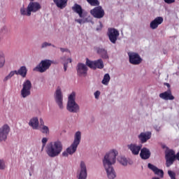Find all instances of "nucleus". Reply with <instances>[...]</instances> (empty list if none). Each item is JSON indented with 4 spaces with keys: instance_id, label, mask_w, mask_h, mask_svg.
<instances>
[{
    "instance_id": "6",
    "label": "nucleus",
    "mask_w": 179,
    "mask_h": 179,
    "mask_svg": "<svg viewBox=\"0 0 179 179\" xmlns=\"http://www.w3.org/2000/svg\"><path fill=\"white\" fill-rule=\"evenodd\" d=\"M52 64V61L50 59H44L42 60L39 64L34 69V71L36 72H40L41 73H44V72H47L50 67Z\"/></svg>"
},
{
    "instance_id": "16",
    "label": "nucleus",
    "mask_w": 179,
    "mask_h": 179,
    "mask_svg": "<svg viewBox=\"0 0 179 179\" xmlns=\"http://www.w3.org/2000/svg\"><path fill=\"white\" fill-rule=\"evenodd\" d=\"M127 148L131 152L132 155L138 156L139 152H141V149H142V145H138L136 143H130L127 145Z\"/></svg>"
},
{
    "instance_id": "18",
    "label": "nucleus",
    "mask_w": 179,
    "mask_h": 179,
    "mask_svg": "<svg viewBox=\"0 0 179 179\" xmlns=\"http://www.w3.org/2000/svg\"><path fill=\"white\" fill-rule=\"evenodd\" d=\"M87 73V66L85 64L79 63L77 65V74L78 76H86Z\"/></svg>"
},
{
    "instance_id": "47",
    "label": "nucleus",
    "mask_w": 179,
    "mask_h": 179,
    "mask_svg": "<svg viewBox=\"0 0 179 179\" xmlns=\"http://www.w3.org/2000/svg\"><path fill=\"white\" fill-rule=\"evenodd\" d=\"M165 86L168 87L169 89V87H170V84H169V83H165Z\"/></svg>"
},
{
    "instance_id": "42",
    "label": "nucleus",
    "mask_w": 179,
    "mask_h": 179,
    "mask_svg": "<svg viewBox=\"0 0 179 179\" xmlns=\"http://www.w3.org/2000/svg\"><path fill=\"white\" fill-rule=\"evenodd\" d=\"M60 51L62 52H68V54H71V51H69V50H68L67 48H60Z\"/></svg>"
},
{
    "instance_id": "34",
    "label": "nucleus",
    "mask_w": 179,
    "mask_h": 179,
    "mask_svg": "<svg viewBox=\"0 0 179 179\" xmlns=\"http://www.w3.org/2000/svg\"><path fill=\"white\" fill-rule=\"evenodd\" d=\"M110 79H111V78L110 77V74H105L101 81L102 85H105V86H107L110 82Z\"/></svg>"
},
{
    "instance_id": "46",
    "label": "nucleus",
    "mask_w": 179,
    "mask_h": 179,
    "mask_svg": "<svg viewBox=\"0 0 179 179\" xmlns=\"http://www.w3.org/2000/svg\"><path fill=\"white\" fill-rule=\"evenodd\" d=\"M41 125L43 124L44 125V121H43V119H40Z\"/></svg>"
},
{
    "instance_id": "14",
    "label": "nucleus",
    "mask_w": 179,
    "mask_h": 179,
    "mask_svg": "<svg viewBox=\"0 0 179 179\" xmlns=\"http://www.w3.org/2000/svg\"><path fill=\"white\" fill-rule=\"evenodd\" d=\"M87 177V169L85 162H80V171H78V179H86Z\"/></svg>"
},
{
    "instance_id": "30",
    "label": "nucleus",
    "mask_w": 179,
    "mask_h": 179,
    "mask_svg": "<svg viewBox=\"0 0 179 179\" xmlns=\"http://www.w3.org/2000/svg\"><path fill=\"white\" fill-rule=\"evenodd\" d=\"M20 13L22 16H31V13H30V10H29L28 6L27 8H24V6L21 7Z\"/></svg>"
},
{
    "instance_id": "21",
    "label": "nucleus",
    "mask_w": 179,
    "mask_h": 179,
    "mask_svg": "<svg viewBox=\"0 0 179 179\" xmlns=\"http://www.w3.org/2000/svg\"><path fill=\"white\" fill-rule=\"evenodd\" d=\"M164 19L162 17H157L150 23V27L152 30H156L162 23H163Z\"/></svg>"
},
{
    "instance_id": "31",
    "label": "nucleus",
    "mask_w": 179,
    "mask_h": 179,
    "mask_svg": "<svg viewBox=\"0 0 179 179\" xmlns=\"http://www.w3.org/2000/svg\"><path fill=\"white\" fill-rule=\"evenodd\" d=\"M39 129L42 134H45V135L50 134V128H48V126L43 124V123H41V125L39 127Z\"/></svg>"
},
{
    "instance_id": "48",
    "label": "nucleus",
    "mask_w": 179,
    "mask_h": 179,
    "mask_svg": "<svg viewBox=\"0 0 179 179\" xmlns=\"http://www.w3.org/2000/svg\"><path fill=\"white\" fill-rule=\"evenodd\" d=\"M157 131H160V127H159L158 129H157Z\"/></svg>"
},
{
    "instance_id": "12",
    "label": "nucleus",
    "mask_w": 179,
    "mask_h": 179,
    "mask_svg": "<svg viewBox=\"0 0 179 179\" xmlns=\"http://www.w3.org/2000/svg\"><path fill=\"white\" fill-rule=\"evenodd\" d=\"M108 36L109 37L110 41L113 44H115L117 43V40L120 36V32L118 30L114 29V28H109L108 31Z\"/></svg>"
},
{
    "instance_id": "27",
    "label": "nucleus",
    "mask_w": 179,
    "mask_h": 179,
    "mask_svg": "<svg viewBox=\"0 0 179 179\" xmlns=\"http://www.w3.org/2000/svg\"><path fill=\"white\" fill-rule=\"evenodd\" d=\"M16 75H20L22 78H26V75H27V69L26 66H21L18 71H16Z\"/></svg>"
},
{
    "instance_id": "7",
    "label": "nucleus",
    "mask_w": 179,
    "mask_h": 179,
    "mask_svg": "<svg viewBox=\"0 0 179 179\" xmlns=\"http://www.w3.org/2000/svg\"><path fill=\"white\" fill-rule=\"evenodd\" d=\"M30 94H31V82L29 80H27L22 84L20 96L22 99H26Z\"/></svg>"
},
{
    "instance_id": "24",
    "label": "nucleus",
    "mask_w": 179,
    "mask_h": 179,
    "mask_svg": "<svg viewBox=\"0 0 179 179\" xmlns=\"http://www.w3.org/2000/svg\"><path fill=\"white\" fill-rule=\"evenodd\" d=\"M150 150L146 148H143L141 150L140 156L143 160H148L150 157Z\"/></svg>"
},
{
    "instance_id": "23",
    "label": "nucleus",
    "mask_w": 179,
    "mask_h": 179,
    "mask_svg": "<svg viewBox=\"0 0 179 179\" xmlns=\"http://www.w3.org/2000/svg\"><path fill=\"white\" fill-rule=\"evenodd\" d=\"M72 10L76 13H78L80 17H85V15H86V13L83 12V8H82V6L79 4H75L72 7Z\"/></svg>"
},
{
    "instance_id": "26",
    "label": "nucleus",
    "mask_w": 179,
    "mask_h": 179,
    "mask_svg": "<svg viewBox=\"0 0 179 179\" xmlns=\"http://www.w3.org/2000/svg\"><path fill=\"white\" fill-rule=\"evenodd\" d=\"M61 59L63 61L64 71V72H66V70L68 69V63L69 62L71 64V62H72V59L63 56L61 57Z\"/></svg>"
},
{
    "instance_id": "40",
    "label": "nucleus",
    "mask_w": 179,
    "mask_h": 179,
    "mask_svg": "<svg viewBox=\"0 0 179 179\" xmlns=\"http://www.w3.org/2000/svg\"><path fill=\"white\" fill-rule=\"evenodd\" d=\"M168 174L171 179H176V173L173 172V171H168Z\"/></svg>"
},
{
    "instance_id": "4",
    "label": "nucleus",
    "mask_w": 179,
    "mask_h": 179,
    "mask_svg": "<svg viewBox=\"0 0 179 179\" xmlns=\"http://www.w3.org/2000/svg\"><path fill=\"white\" fill-rule=\"evenodd\" d=\"M76 93L72 92L68 96L66 110L69 113H78L80 111V106L76 103Z\"/></svg>"
},
{
    "instance_id": "28",
    "label": "nucleus",
    "mask_w": 179,
    "mask_h": 179,
    "mask_svg": "<svg viewBox=\"0 0 179 179\" xmlns=\"http://www.w3.org/2000/svg\"><path fill=\"white\" fill-rule=\"evenodd\" d=\"M75 22L77 23H79V24H84V23H92V24H94V22H93L92 20H89V17L85 18V17H81V19H76L75 20Z\"/></svg>"
},
{
    "instance_id": "25",
    "label": "nucleus",
    "mask_w": 179,
    "mask_h": 179,
    "mask_svg": "<svg viewBox=\"0 0 179 179\" xmlns=\"http://www.w3.org/2000/svg\"><path fill=\"white\" fill-rule=\"evenodd\" d=\"M53 2L55 3L57 8H59L60 9H64V8L66 6L68 0H53Z\"/></svg>"
},
{
    "instance_id": "11",
    "label": "nucleus",
    "mask_w": 179,
    "mask_h": 179,
    "mask_svg": "<svg viewBox=\"0 0 179 179\" xmlns=\"http://www.w3.org/2000/svg\"><path fill=\"white\" fill-rule=\"evenodd\" d=\"M10 132V127L8 124H4L0 127V142H3L8 139V135Z\"/></svg>"
},
{
    "instance_id": "1",
    "label": "nucleus",
    "mask_w": 179,
    "mask_h": 179,
    "mask_svg": "<svg viewBox=\"0 0 179 179\" xmlns=\"http://www.w3.org/2000/svg\"><path fill=\"white\" fill-rule=\"evenodd\" d=\"M117 156H118V150L112 149L106 152L102 159L103 166L108 179L117 178V172L113 166L117 162Z\"/></svg>"
},
{
    "instance_id": "2",
    "label": "nucleus",
    "mask_w": 179,
    "mask_h": 179,
    "mask_svg": "<svg viewBox=\"0 0 179 179\" xmlns=\"http://www.w3.org/2000/svg\"><path fill=\"white\" fill-rule=\"evenodd\" d=\"M62 150H64V144L59 140L48 143L45 148L46 155L52 158L58 157V155L62 153Z\"/></svg>"
},
{
    "instance_id": "13",
    "label": "nucleus",
    "mask_w": 179,
    "mask_h": 179,
    "mask_svg": "<svg viewBox=\"0 0 179 179\" xmlns=\"http://www.w3.org/2000/svg\"><path fill=\"white\" fill-rule=\"evenodd\" d=\"M91 15L95 17L96 19H101L104 17V10L100 6L94 8L92 10H90Z\"/></svg>"
},
{
    "instance_id": "8",
    "label": "nucleus",
    "mask_w": 179,
    "mask_h": 179,
    "mask_svg": "<svg viewBox=\"0 0 179 179\" xmlns=\"http://www.w3.org/2000/svg\"><path fill=\"white\" fill-rule=\"evenodd\" d=\"M86 65L89 66V68H91V69H103V68H104V62L101 59L95 61L86 59Z\"/></svg>"
},
{
    "instance_id": "10",
    "label": "nucleus",
    "mask_w": 179,
    "mask_h": 179,
    "mask_svg": "<svg viewBox=\"0 0 179 179\" xmlns=\"http://www.w3.org/2000/svg\"><path fill=\"white\" fill-rule=\"evenodd\" d=\"M127 54L129 56V61L132 65H139V64L142 62V58H141V56L137 52H129Z\"/></svg>"
},
{
    "instance_id": "19",
    "label": "nucleus",
    "mask_w": 179,
    "mask_h": 179,
    "mask_svg": "<svg viewBox=\"0 0 179 179\" xmlns=\"http://www.w3.org/2000/svg\"><path fill=\"white\" fill-rule=\"evenodd\" d=\"M148 169H150V170H152V171H153V173H155L156 176H158V177H159L160 178H163L164 176V172L163 171V170L159 169L156 166L150 163L148 164Z\"/></svg>"
},
{
    "instance_id": "41",
    "label": "nucleus",
    "mask_w": 179,
    "mask_h": 179,
    "mask_svg": "<svg viewBox=\"0 0 179 179\" xmlns=\"http://www.w3.org/2000/svg\"><path fill=\"white\" fill-rule=\"evenodd\" d=\"M47 142H48V138L45 137L42 138L43 148L45 146V143H47Z\"/></svg>"
},
{
    "instance_id": "45",
    "label": "nucleus",
    "mask_w": 179,
    "mask_h": 179,
    "mask_svg": "<svg viewBox=\"0 0 179 179\" xmlns=\"http://www.w3.org/2000/svg\"><path fill=\"white\" fill-rule=\"evenodd\" d=\"M176 160H178V162H179V152L176 155H175V160H176Z\"/></svg>"
},
{
    "instance_id": "33",
    "label": "nucleus",
    "mask_w": 179,
    "mask_h": 179,
    "mask_svg": "<svg viewBox=\"0 0 179 179\" xmlns=\"http://www.w3.org/2000/svg\"><path fill=\"white\" fill-rule=\"evenodd\" d=\"M5 52L3 50H0V68L5 66Z\"/></svg>"
},
{
    "instance_id": "38",
    "label": "nucleus",
    "mask_w": 179,
    "mask_h": 179,
    "mask_svg": "<svg viewBox=\"0 0 179 179\" xmlns=\"http://www.w3.org/2000/svg\"><path fill=\"white\" fill-rule=\"evenodd\" d=\"M6 169V164L5 163V160L0 159V170H5Z\"/></svg>"
},
{
    "instance_id": "32",
    "label": "nucleus",
    "mask_w": 179,
    "mask_h": 179,
    "mask_svg": "<svg viewBox=\"0 0 179 179\" xmlns=\"http://www.w3.org/2000/svg\"><path fill=\"white\" fill-rule=\"evenodd\" d=\"M117 162H119L120 164H122V166H124V167L128 166V159H127V157L124 156L119 157L117 158Z\"/></svg>"
},
{
    "instance_id": "15",
    "label": "nucleus",
    "mask_w": 179,
    "mask_h": 179,
    "mask_svg": "<svg viewBox=\"0 0 179 179\" xmlns=\"http://www.w3.org/2000/svg\"><path fill=\"white\" fill-rule=\"evenodd\" d=\"M150 138H152V132L150 131H143L138 136L141 143H146Z\"/></svg>"
},
{
    "instance_id": "43",
    "label": "nucleus",
    "mask_w": 179,
    "mask_h": 179,
    "mask_svg": "<svg viewBox=\"0 0 179 179\" xmlns=\"http://www.w3.org/2000/svg\"><path fill=\"white\" fill-rule=\"evenodd\" d=\"M165 3H168L169 5L171 3H174L176 2V0H164Z\"/></svg>"
},
{
    "instance_id": "39",
    "label": "nucleus",
    "mask_w": 179,
    "mask_h": 179,
    "mask_svg": "<svg viewBox=\"0 0 179 179\" xmlns=\"http://www.w3.org/2000/svg\"><path fill=\"white\" fill-rule=\"evenodd\" d=\"M100 94H101V92L100 91L97 90L94 93V98L96 100H99L100 99Z\"/></svg>"
},
{
    "instance_id": "37",
    "label": "nucleus",
    "mask_w": 179,
    "mask_h": 179,
    "mask_svg": "<svg viewBox=\"0 0 179 179\" xmlns=\"http://www.w3.org/2000/svg\"><path fill=\"white\" fill-rule=\"evenodd\" d=\"M51 46L55 47L54 45L51 44L50 43L43 42L41 45V50H44V48H47V47H51Z\"/></svg>"
},
{
    "instance_id": "3",
    "label": "nucleus",
    "mask_w": 179,
    "mask_h": 179,
    "mask_svg": "<svg viewBox=\"0 0 179 179\" xmlns=\"http://www.w3.org/2000/svg\"><path fill=\"white\" fill-rule=\"evenodd\" d=\"M80 141H82V132L80 131H78L74 134V139L71 145L62 153V157H68L69 155L72 156V155L76 153V150H78V146H79Z\"/></svg>"
},
{
    "instance_id": "17",
    "label": "nucleus",
    "mask_w": 179,
    "mask_h": 179,
    "mask_svg": "<svg viewBox=\"0 0 179 179\" xmlns=\"http://www.w3.org/2000/svg\"><path fill=\"white\" fill-rule=\"evenodd\" d=\"M28 125L29 127L32 128V129H34L35 131H38V129H40V122L38 121V117H31L28 122Z\"/></svg>"
},
{
    "instance_id": "29",
    "label": "nucleus",
    "mask_w": 179,
    "mask_h": 179,
    "mask_svg": "<svg viewBox=\"0 0 179 179\" xmlns=\"http://www.w3.org/2000/svg\"><path fill=\"white\" fill-rule=\"evenodd\" d=\"M98 54H99L103 59H108V53L107 52V50L106 49L103 48H99L97 50Z\"/></svg>"
},
{
    "instance_id": "36",
    "label": "nucleus",
    "mask_w": 179,
    "mask_h": 179,
    "mask_svg": "<svg viewBox=\"0 0 179 179\" xmlns=\"http://www.w3.org/2000/svg\"><path fill=\"white\" fill-rule=\"evenodd\" d=\"M15 74L16 75V71H10V73L4 78L3 82L9 80V79L13 78L15 76Z\"/></svg>"
},
{
    "instance_id": "5",
    "label": "nucleus",
    "mask_w": 179,
    "mask_h": 179,
    "mask_svg": "<svg viewBox=\"0 0 179 179\" xmlns=\"http://www.w3.org/2000/svg\"><path fill=\"white\" fill-rule=\"evenodd\" d=\"M54 99L59 110H64V94L61 87H57L54 93Z\"/></svg>"
},
{
    "instance_id": "35",
    "label": "nucleus",
    "mask_w": 179,
    "mask_h": 179,
    "mask_svg": "<svg viewBox=\"0 0 179 179\" xmlns=\"http://www.w3.org/2000/svg\"><path fill=\"white\" fill-rule=\"evenodd\" d=\"M87 1L91 6H99V5H100L99 0H87Z\"/></svg>"
},
{
    "instance_id": "20",
    "label": "nucleus",
    "mask_w": 179,
    "mask_h": 179,
    "mask_svg": "<svg viewBox=\"0 0 179 179\" xmlns=\"http://www.w3.org/2000/svg\"><path fill=\"white\" fill-rule=\"evenodd\" d=\"M28 9L29 10L30 13H36V12H38L40 9H41V5H40L38 2L31 1L28 4Z\"/></svg>"
},
{
    "instance_id": "44",
    "label": "nucleus",
    "mask_w": 179,
    "mask_h": 179,
    "mask_svg": "<svg viewBox=\"0 0 179 179\" xmlns=\"http://www.w3.org/2000/svg\"><path fill=\"white\" fill-rule=\"evenodd\" d=\"M103 28V24H101V22H99V27H96V31H99L101 29Z\"/></svg>"
},
{
    "instance_id": "22",
    "label": "nucleus",
    "mask_w": 179,
    "mask_h": 179,
    "mask_svg": "<svg viewBox=\"0 0 179 179\" xmlns=\"http://www.w3.org/2000/svg\"><path fill=\"white\" fill-rule=\"evenodd\" d=\"M159 97L160 99H162V100H174V99H176V97L173 96L171 90H169L166 92L159 94Z\"/></svg>"
},
{
    "instance_id": "49",
    "label": "nucleus",
    "mask_w": 179,
    "mask_h": 179,
    "mask_svg": "<svg viewBox=\"0 0 179 179\" xmlns=\"http://www.w3.org/2000/svg\"><path fill=\"white\" fill-rule=\"evenodd\" d=\"M29 1H34V0H29Z\"/></svg>"
},
{
    "instance_id": "9",
    "label": "nucleus",
    "mask_w": 179,
    "mask_h": 179,
    "mask_svg": "<svg viewBox=\"0 0 179 179\" xmlns=\"http://www.w3.org/2000/svg\"><path fill=\"white\" fill-rule=\"evenodd\" d=\"M165 160L166 167H170L176 160V152L173 150L166 149L165 151Z\"/></svg>"
}]
</instances>
